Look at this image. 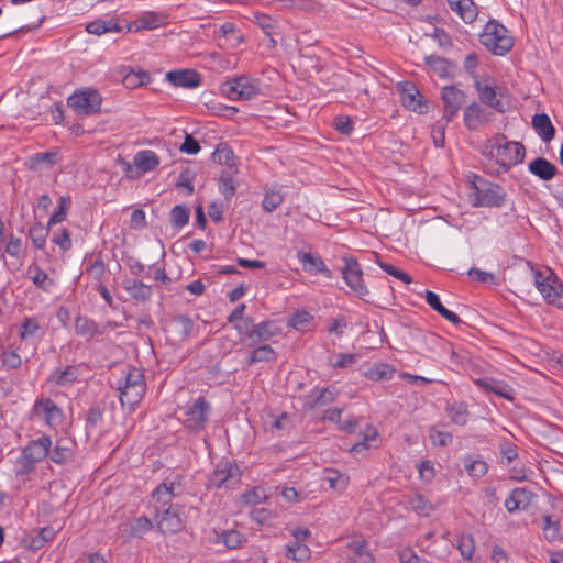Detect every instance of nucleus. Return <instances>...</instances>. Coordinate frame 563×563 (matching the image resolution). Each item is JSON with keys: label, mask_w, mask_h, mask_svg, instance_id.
Returning a JSON list of instances; mask_svg holds the SVG:
<instances>
[{"label": "nucleus", "mask_w": 563, "mask_h": 563, "mask_svg": "<svg viewBox=\"0 0 563 563\" xmlns=\"http://www.w3.org/2000/svg\"><path fill=\"white\" fill-rule=\"evenodd\" d=\"M536 285L548 303L556 305L563 309V289L555 288L549 280L544 278L541 272L534 274Z\"/></svg>", "instance_id": "19"}, {"label": "nucleus", "mask_w": 563, "mask_h": 563, "mask_svg": "<svg viewBox=\"0 0 563 563\" xmlns=\"http://www.w3.org/2000/svg\"><path fill=\"white\" fill-rule=\"evenodd\" d=\"M120 393L119 399L122 407L133 410L143 399L146 391V384H135L133 387H118Z\"/></svg>", "instance_id": "24"}, {"label": "nucleus", "mask_w": 563, "mask_h": 563, "mask_svg": "<svg viewBox=\"0 0 563 563\" xmlns=\"http://www.w3.org/2000/svg\"><path fill=\"white\" fill-rule=\"evenodd\" d=\"M534 494L525 487L514 488L505 500V507L509 514L526 510L530 506Z\"/></svg>", "instance_id": "18"}, {"label": "nucleus", "mask_w": 563, "mask_h": 563, "mask_svg": "<svg viewBox=\"0 0 563 563\" xmlns=\"http://www.w3.org/2000/svg\"><path fill=\"white\" fill-rule=\"evenodd\" d=\"M297 257L306 272L310 274L320 273L329 279L333 277L332 271L325 266L323 260L319 255L299 251L297 253Z\"/></svg>", "instance_id": "20"}, {"label": "nucleus", "mask_w": 563, "mask_h": 563, "mask_svg": "<svg viewBox=\"0 0 563 563\" xmlns=\"http://www.w3.org/2000/svg\"><path fill=\"white\" fill-rule=\"evenodd\" d=\"M446 415L451 421L457 426H465L468 420L467 405L463 401H454L445 408Z\"/></svg>", "instance_id": "38"}, {"label": "nucleus", "mask_w": 563, "mask_h": 563, "mask_svg": "<svg viewBox=\"0 0 563 563\" xmlns=\"http://www.w3.org/2000/svg\"><path fill=\"white\" fill-rule=\"evenodd\" d=\"M212 161L217 164L227 166L225 170H233L234 173H238L236 157L231 147L225 143L217 145L212 153Z\"/></svg>", "instance_id": "29"}, {"label": "nucleus", "mask_w": 563, "mask_h": 563, "mask_svg": "<svg viewBox=\"0 0 563 563\" xmlns=\"http://www.w3.org/2000/svg\"><path fill=\"white\" fill-rule=\"evenodd\" d=\"M194 330L195 322L186 314L174 316L166 320L164 324V331L167 340L175 343L185 342L191 335Z\"/></svg>", "instance_id": "7"}, {"label": "nucleus", "mask_w": 563, "mask_h": 563, "mask_svg": "<svg viewBox=\"0 0 563 563\" xmlns=\"http://www.w3.org/2000/svg\"><path fill=\"white\" fill-rule=\"evenodd\" d=\"M252 333L253 340L249 343L250 346L269 341L273 336L279 335L282 333V328L274 320H265L255 324Z\"/></svg>", "instance_id": "23"}, {"label": "nucleus", "mask_w": 563, "mask_h": 563, "mask_svg": "<svg viewBox=\"0 0 563 563\" xmlns=\"http://www.w3.org/2000/svg\"><path fill=\"white\" fill-rule=\"evenodd\" d=\"M449 122H446L445 120H439L434 123L433 128H432V139H433V143L437 147H443L444 146V132H445V128H446V124Z\"/></svg>", "instance_id": "63"}, {"label": "nucleus", "mask_w": 563, "mask_h": 563, "mask_svg": "<svg viewBox=\"0 0 563 563\" xmlns=\"http://www.w3.org/2000/svg\"><path fill=\"white\" fill-rule=\"evenodd\" d=\"M426 301L434 311H437L440 316H442L444 319H446L451 323H453L455 325H460L463 322L461 320V318L455 312L450 311L442 305L439 296L435 292H433L431 290H427L426 291Z\"/></svg>", "instance_id": "30"}, {"label": "nucleus", "mask_w": 563, "mask_h": 563, "mask_svg": "<svg viewBox=\"0 0 563 563\" xmlns=\"http://www.w3.org/2000/svg\"><path fill=\"white\" fill-rule=\"evenodd\" d=\"M528 170L540 180L549 181L558 173V167L544 157H537L528 164Z\"/></svg>", "instance_id": "25"}, {"label": "nucleus", "mask_w": 563, "mask_h": 563, "mask_svg": "<svg viewBox=\"0 0 563 563\" xmlns=\"http://www.w3.org/2000/svg\"><path fill=\"white\" fill-rule=\"evenodd\" d=\"M310 549L301 542L294 541L287 545L286 556L297 562H303L310 558Z\"/></svg>", "instance_id": "49"}, {"label": "nucleus", "mask_w": 563, "mask_h": 563, "mask_svg": "<svg viewBox=\"0 0 563 563\" xmlns=\"http://www.w3.org/2000/svg\"><path fill=\"white\" fill-rule=\"evenodd\" d=\"M52 242L58 245L63 251L71 247L70 233L67 229L56 231L52 238Z\"/></svg>", "instance_id": "64"}, {"label": "nucleus", "mask_w": 563, "mask_h": 563, "mask_svg": "<svg viewBox=\"0 0 563 563\" xmlns=\"http://www.w3.org/2000/svg\"><path fill=\"white\" fill-rule=\"evenodd\" d=\"M35 417L42 419L49 428H56L62 424L64 413L51 398L36 399L32 409Z\"/></svg>", "instance_id": "12"}, {"label": "nucleus", "mask_w": 563, "mask_h": 563, "mask_svg": "<svg viewBox=\"0 0 563 563\" xmlns=\"http://www.w3.org/2000/svg\"><path fill=\"white\" fill-rule=\"evenodd\" d=\"M216 542H223L228 549L235 550L242 548L244 543L247 541V538L244 533L240 532L235 529L221 530L217 532Z\"/></svg>", "instance_id": "31"}, {"label": "nucleus", "mask_w": 563, "mask_h": 563, "mask_svg": "<svg viewBox=\"0 0 563 563\" xmlns=\"http://www.w3.org/2000/svg\"><path fill=\"white\" fill-rule=\"evenodd\" d=\"M542 531L547 541L555 542L562 539L560 520L553 519L550 515L542 516Z\"/></svg>", "instance_id": "39"}, {"label": "nucleus", "mask_w": 563, "mask_h": 563, "mask_svg": "<svg viewBox=\"0 0 563 563\" xmlns=\"http://www.w3.org/2000/svg\"><path fill=\"white\" fill-rule=\"evenodd\" d=\"M49 227H44L41 222H36L29 229V238L32 240L36 249H44Z\"/></svg>", "instance_id": "48"}, {"label": "nucleus", "mask_w": 563, "mask_h": 563, "mask_svg": "<svg viewBox=\"0 0 563 563\" xmlns=\"http://www.w3.org/2000/svg\"><path fill=\"white\" fill-rule=\"evenodd\" d=\"M56 156L57 153L55 152L36 153L30 157L29 168L34 170L42 164L53 167L56 164Z\"/></svg>", "instance_id": "53"}, {"label": "nucleus", "mask_w": 563, "mask_h": 563, "mask_svg": "<svg viewBox=\"0 0 563 563\" xmlns=\"http://www.w3.org/2000/svg\"><path fill=\"white\" fill-rule=\"evenodd\" d=\"M441 99L444 106L442 120L446 122H451L456 117L459 110L466 103L465 92L457 89L454 85L444 86L441 89Z\"/></svg>", "instance_id": "10"}, {"label": "nucleus", "mask_w": 563, "mask_h": 563, "mask_svg": "<svg viewBox=\"0 0 563 563\" xmlns=\"http://www.w3.org/2000/svg\"><path fill=\"white\" fill-rule=\"evenodd\" d=\"M49 457L55 464H66L74 460V452L70 448L63 445V441H57L55 446L49 451Z\"/></svg>", "instance_id": "45"}, {"label": "nucleus", "mask_w": 563, "mask_h": 563, "mask_svg": "<svg viewBox=\"0 0 563 563\" xmlns=\"http://www.w3.org/2000/svg\"><path fill=\"white\" fill-rule=\"evenodd\" d=\"M276 360L277 353L271 345L263 344L252 350L245 363L247 366H251L261 362L273 363L276 362Z\"/></svg>", "instance_id": "33"}, {"label": "nucleus", "mask_w": 563, "mask_h": 563, "mask_svg": "<svg viewBox=\"0 0 563 563\" xmlns=\"http://www.w3.org/2000/svg\"><path fill=\"white\" fill-rule=\"evenodd\" d=\"M78 368L74 365H68L64 369H55L53 371L47 382L55 384L57 386H65L69 383H73L77 379Z\"/></svg>", "instance_id": "36"}, {"label": "nucleus", "mask_w": 563, "mask_h": 563, "mask_svg": "<svg viewBox=\"0 0 563 563\" xmlns=\"http://www.w3.org/2000/svg\"><path fill=\"white\" fill-rule=\"evenodd\" d=\"M342 277L352 291L360 298L368 295V289L363 280V272L356 260L344 257V266L341 269Z\"/></svg>", "instance_id": "11"}, {"label": "nucleus", "mask_w": 563, "mask_h": 563, "mask_svg": "<svg viewBox=\"0 0 563 563\" xmlns=\"http://www.w3.org/2000/svg\"><path fill=\"white\" fill-rule=\"evenodd\" d=\"M55 530L52 527H44L40 530L32 532L27 539V548L31 550H40L47 541L55 538Z\"/></svg>", "instance_id": "37"}, {"label": "nucleus", "mask_w": 563, "mask_h": 563, "mask_svg": "<svg viewBox=\"0 0 563 563\" xmlns=\"http://www.w3.org/2000/svg\"><path fill=\"white\" fill-rule=\"evenodd\" d=\"M169 15L165 12L146 11L128 24L129 32L154 30L168 24Z\"/></svg>", "instance_id": "14"}, {"label": "nucleus", "mask_w": 563, "mask_h": 563, "mask_svg": "<svg viewBox=\"0 0 563 563\" xmlns=\"http://www.w3.org/2000/svg\"><path fill=\"white\" fill-rule=\"evenodd\" d=\"M27 274L33 284L44 291H48L51 286L54 285L53 279L48 277L47 273L36 265L30 266Z\"/></svg>", "instance_id": "43"}, {"label": "nucleus", "mask_w": 563, "mask_h": 563, "mask_svg": "<svg viewBox=\"0 0 563 563\" xmlns=\"http://www.w3.org/2000/svg\"><path fill=\"white\" fill-rule=\"evenodd\" d=\"M378 265L386 274L394 276L395 278L404 282L405 284H410L412 282L411 277L406 272L399 269L393 264L378 262Z\"/></svg>", "instance_id": "62"}, {"label": "nucleus", "mask_w": 563, "mask_h": 563, "mask_svg": "<svg viewBox=\"0 0 563 563\" xmlns=\"http://www.w3.org/2000/svg\"><path fill=\"white\" fill-rule=\"evenodd\" d=\"M532 126L543 142H550L555 136V128L545 113H537L532 117Z\"/></svg>", "instance_id": "28"}, {"label": "nucleus", "mask_w": 563, "mask_h": 563, "mask_svg": "<svg viewBox=\"0 0 563 563\" xmlns=\"http://www.w3.org/2000/svg\"><path fill=\"white\" fill-rule=\"evenodd\" d=\"M233 324H234V329L236 330V332L240 335L241 341L249 340L250 342H252V340H253L252 331L254 330V325H255L253 319L246 318L245 320L235 322Z\"/></svg>", "instance_id": "59"}, {"label": "nucleus", "mask_w": 563, "mask_h": 563, "mask_svg": "<svg viewBox=\"0 0 563 563\" xmlns=\"http://www.w3.org/2000/svg\"><path fill=\"white\" fill-rule=\"evenodd\" d=\"M210 410V404L205 397H198L192 404H188L184 407L186 427L194 431L203 429L208 422Z\"/></svg>", "instance_id": "6"}, {"label": "nucleus", "mask_w": 563, "mask_h": 563, "mask_svg": "<svg viewBox=\"0 0 563 563\" xmlns=\"http://www.w3.org/2000/svg\"><path fill=\"white\" fill-rule=\"evenodd\" d=\"M35 467L36 463L26 453L22 451L20 456L16 459L15 475H29L35 471Z\"/></svg>", "instance_id": "58"}, {"label": "nucleus", "mask_w": 563, "mask_h": 563, "mask_svg": "<svg viewBox=\"0 0 563 563\" xmlns=\"http://www.w3.org/2000/svg\"><path fill=\"white\" fill-rule=\"evenodd\" d=\"M284 201V195L280 190H267L265 192L262 206L263 209L267 212H273L277 209Z\"/></svg>", "instance_id": "56"}, {"label": "nucleus", "mask_w": 563, "mask_h": 563, "mask_svg": "<svg viewBox=\"0 0 563 563\" xmlns=\"http://www.w3.org/2000/svg\"><path fill=\"white\" fill-rule=\"evenodd\" d=\"M181 494V486L175 482H164L158 485L151 495V503L155 508V512L167 508L172 500Z\"/></svg>", "instance_id": "13"}, {"label": "nucleus", "mask_w": 563, "mask_h": 563, "mask_svg": "<svg viewBox=\"0 0 563 563\" xmlns=\"http://www.w3.org/2000/svg\"><path fill=\"white\" fill-rule=\"evenodd\" d=\"M310 401L308 404L310 409H316L335 400V393L329 388L314 389L308 396Z\"/></svg>", "instance_id": "42"}, {"label": "nucleus", "mask_w": 563, "mask_h": 563, "mask_svg": "<svg viewBox=\"0 0 563 563\" xmlns=\"http://www.w3.org/2000/svg\"><path fill=\"white\" fill-rule=\"evenodd\" d=\"M135 384H145L144 375L136 367H128L126 372H123L122 378L119 379L118 387H133Z\"/></svg>", "instance_id": "51"}, {"label": "nucleus", "mask_w": 563, "mask_h": 563, "mask_svg": "<svg viewBox=\"0 0 563 563\" xmlns=\"http://www.w3.org/2000/svg\"><path fill=\"white\" fill-rule=\"evenodd\" d=\"M402 104L415 112H428V106L423 102V96L412 84L405 82L400 88Z\"/></svg>", "instance_id": "16"}, {"label": "nucleus", "mask_w": 563, "mask_h": 563, "mask_svg": "<svg viewBox=\"0 0 563 563\" xmlns=\"http://www.w3.org/2000/svg\"><path fill=\"white\" fill-rule=\"evenodd\" d=\"M499 452H500L503 459L506 460L507 465L512 463L518 457V446L515 443H512L506 439L500 441Z\"/></svg>", "instance_id": "60"}, {"label": "nucleus", "mask_w": 563, "mask_h": 563, "mask_svg": "<svg viewBox=\"0 0 563 563\" xmlns=\"http://www.w3.org/2000/svg\"><path fill=\"white\" fill-rule=\"evenodd\" d=\"M75 331L78 335L88 339H91L103 333L98 323L86 316H79L76 318Z\"/></svg>", "instance_id": "34"}, {"label": "nucleus", "mask_w": 563, "mask_h": 563, "mask_svg": "<svg viewBox=\"0 0 563 563\" xmlns=\"http://www.w3.org/2000/svg\"><path fill=\"white\" fill-rule=\"evenodd\" d=\"M452 11L456 12L465 23H472L477 16V7L473 0H465L454 5Z\"/></svg>", "instance_id": "46"}, {"label": "nucleus", "mask_w": 563, "mask_h": 563, "mask_svg": "<svg viewBox=\"0 0 563 563\" xmlns=\"http://www.w3.org/2000/svg\"><path fill=\"white\" fill-rule=\"evenodd\" d=\"M69 205H70V197L62 196L59 198L58 207L48 220V227L60 223L66 219Z\"/></svg>", "instance_id": "57"}, {"label": "nucleus", "mask_w": 563, "mask_h": 563, "mask_svg": "<svg viewBox=\"0 0 563 563\" xmlns=\"http://www.w3.org/2000/svg\"><path fill=\"white\" fill-rule=\"evenodd\" d=\"M260 80L247 76L233 78L223 85L225 93H235L239 100H251L261 93Z\"/></svg>", "instance_id": "9"}, {"label": "nucleus", "mask_w": 563, "mask_h": 563, "mask_svg": "<svg viewBox=\"0 0 563 563\" xmlns=\"http://www.w3.org/2000/svg\"><path fill=\"white\" fill-rule=\"evenodd\" d=\"M167 80L175 87L192 89L201 85V75L194 69L172 70L166 74Z\"/></svg>", "instance_id": "17"}, {"label": "nucleus", "mask_w": 563, "mask_h": 563, "mask_svg": "<svg viewBox=\"0 0 563 563\" xmlns=\"http://www.w3.org/2000/svg\"><path fill=\"white\" fill-rule=\"evenodd\" d=\"M410 505L412 509H415L416 511L423 516H429L433 509L431 503L421 494H416L410 499Z\"/></svg>", "instance_id": "61"}, {"label": "nucleus", "mask_w": 563, "mask_h": 563, "mask_svg": "<svg viewBox=\"0 0 563 563\" xmlns=\"http://www.w3.org/2000/svg\"><path fill=\"white\" fill-rule=\"evenodd\" d=\"M493 142L489 155L492 158H496L494 162L498 166L495 169L496 174L506 173L511 167L523 162L526 148L522 143L507 141L504 134H497Z\"/></svg>", "instance_id": "1"}, {"label": "nucleus", "mask_w": 563, "mask_h": 563, "mask_svg": "<svg viewBox=\"0 0 563 563\" xmlns=\"http://www.w3.org/2000/svg\"><path fill=\"white\" fill-rule=\"evenodd\" d=\"M464 124L467 130L475 131L493 121V113L482 104L473 102L464 109Z\"/></svg>", "instance_id": "15"}, {"label": "nucleus", "mask_w": 563, "mask_h": 563, "mask_svg": "<svg viewBox=\"0 0 563 563\" xmlns=\"http://www.w3.org/2000/svg\"><path fill=\"white\" fill-rule=\"evenodd\" d=\"M323 482L328 483L332 489L341 492L347 487L349 477L336 470L329 468L324 472Z\"/></svg>", "instance_id": "44"}, {"label": "nucleus", "mask_w": 563, "mask_h": 563, "mask_svg": "<svg viewBox=\"0 0 563 563\" xmlns=\"http://www.w3.org/2000/svg\"><path fill=\"white\" fill-rule=\"evenodd\" d=\"M464 466L471 477L481 478L486 475L488 465L483 460H473L471 456L464 459Z\"/></svg>", "instance_id": "50"}, {"label": "nucleus", "mask_w": 563, "mask_h": 563, "mask_svg": "<svg viewBox=\"0 0 563 563\" xmlns=\"http://www.w3.org/2000/svg\"><path fill=\"white\" fill-rule=\"evenodd\" d=\"M151 80V75L142 69H131L126 75H124L122 79V84L128 89H135L143 85L148 84Z\"/></svg>", "instance_id": "40"}, {"label": "nucleus", "mask_w": 563, "mask_h": 563, "mask_svg": "<svg viewBox=\"0 0 563 563\" xmlns=\"http://www.w3.org/2000/svg\"><path fill=\"white\" fill-rule=\"evenodd\" d=\"M122 285L130 297L137 302H146L153 295L151 286L136 279H125Z\"/></svg>", "instance_id": "26"}, {"label": "nucleus", "mask_w": 563, "mask_h": 563, "mask_svg": "<svg viewBox=\"0 0 563 563\" xmlns=\"http://www.w3.org/2000/svg\"><path fill=\"white\" fill-rule=\"evenodd\" d=\"M241 481V470L235 463L230 461H221L217 464L214 471L208 479L209 488H232Z\"/></svg>", "instance_id": "5"}, {"label": "nucleus", "mask_w": 563, "mask_h": 563, "mask_svg": "<svg viewBox=\"0 0 563 563\" xmlns=\"http://www.w3.org/2000/svg\"><path fill=\"white\" fill-rule=\"evenodd\" d=\"M472 184L475 207H501L507 197L506 190L498 184L490 183L476 174L468 176Z\"/></svg>", "instance_id": "2"}, {"label": "nucleus", "mask_w": 563, "mask_h": 563, "mask_svg": "<svg viewBox=\"0 0 563 563\" xmlns=\"http://www.w3.org/2000/svg\"><path fill=\"white\" fill-rule=\"evenodd\" d=\"M51 446V437L47 434H42L36 440H31L22 451L26 453L35 463H37L48 456Z\"/></svg>", "instance_id": "22"}, {"label": "nucleus", "mask_w": 563, "mask_h": 563, "mask_svg": "<svg viewBox=\"0 0 563 563\" xmlns=\"http://www.w3.org/2000/svg\"><path fill=\"white\" fill-rule=\"evenodd\" d=\"M233 170H223L219 178V190L225 200H230L235 194V184L233 180Z\"/></svg>", "instance_id": "47"}, {"label": "nucleus", "mask_w": 563, "mask_h": 563, "mask_svg": "<svg viewBox=\"0 0 563 563\" xmlns=\"http://www.w3.org/2000/svg\"><path fill=\"white\" fill-rule=\"evenodd\" d=\"M395 373L394 367L385 363H377L371 366L364 375L374 382L389 380Z\"/></svg>", "instance_id": "41"}, {"label": "nucleus", "mask_w": 563, "mask_h": 563, "mask_svg": "<svg viewBox=\"0 0 563 563\" xmlns=\"http://www.w3.org/2000/svg\"><path fill=\"white\" fill-rule=\"evenodd\" d=\"M481 43L493 54L504 56L512 48L514 38L503 24L490 20L481 34Z\"/></svg>", "instance_id": "3"}, {"label": "nucleus", "mask_w": 563, "mask_h": 563, "mask_svg": "<svg viewBox=\"0 0 563 563\" xmlns=\"http://www.w3.org/2000/svg\"><path fill=\"white\" fill-rule=\"evenodd\" d=\"M426 64L441 78L452 76L455 65L444 57L437 55H429L424 57Z\"/></svg>", "instance_id": "32"}, {"label": "nucleus", "mask_w": 563, "mask_h": 563, "mask_svg": "<svg viewBox=\"0 0 563 563\" xmlns=\"http://www.w3.org/2000/svg\"><path fill=\"white\" fill-rule=\"evenodd\" d=\"M181 508L179 504H175L156 512L157 530L161 533L175 534L185 528V522L180 517Z\"/></svg>", "instance_id": "8"}, {"label": "nucleus", "mask_w": 563, "mask_h": 563, "mask_svg": "<svg viewBox=\"0 0 563 563\" xmlns=\"http://www.w3.org/2000/svg\"><path fill=\"white\" fill-rule=\"evenodd\" d=\"M159 162L158 155L151 150L139 151L133 158L134 166L142 174L156 169Z\"/></svg>", "instance_id": "27"}, {"label": "nucleus", "mask_w": 563, "mask_h": 563, "mask_svg": "<svg viewBox=\"0 0 563 563\" xmlns=\"http://www.w3.org/2000/svg\"><path fill=\"white\" fill-rule=\"evenodd\" d=\"M101 103L102 97L93 88L78 89L68 98V106L78 115L89 117L99 113Z\"/></svg>", "instance_id": "4"}, {"label": "nucleus", "mask_w": 563, "mask_h": 563, "mask_svg": "<svg viewBox=\"0 0 563 563\" xmlns=\"http://www.w3.org/2000/svg\"><path fill=\"white\" fill-rule=\"evenodd\" d=\"M190 210L184 205L175 206L170 211V222L176 228H183L189 221Z\"/></svg>", "instance_id": "54"}, {"label": "nucleus", "mask_w": 563, "mask_h": 563, "mask_svg": "<svg viewBox=\"0 0 563 563\" xmlns=\"http://www.w3.org/2000/svg\"><path fill=\"white\" fill-rule=\"evenodd\" d=\"M474 86L477 91L478 99L483 104L499 113H504L506 111L505 103L497 98V92L493 86L485 85L478 79H475Z\"/></svg>", "instance_id": "21"}, {"label": "nucleus", "mask_w": 563, "mask_h": 563, "mask_svg": "<svg viewBox=\"0 0 563 563\" xmlns=\"http://www.w3.org/2000/svg\"><path fill=\"white\" fill-rule=\"evenodd\" d=\"M456 548L464 559L472 560L475 553L474 537L471 533L461 534L457 539Z\"/></svg>", "instance_id": "52"}, {"label": "nucleus", "mask_w": 563, "mask_h": 563, "mask_svg": "<svg viewBox=\"0 0 563 563\" xmlns=\"http://www.w3.org/2000/svg\"><path fill=\"white\" fill-rule=\"evenodd\" d=\"M153 523L146 516H141L134 519L130 525V534L135 538H141L143 534L152 530Z\"/></svg>", "instance_id": "55"}, {"label": "nucleus", "mask_w": 563, "mask_h": 563, "mask_svg": "<svg viewBox=\"0 0 563 563\" xmlns=\"http://www.w3.org/2000/svg\"><path fill=\"white\" fill-rule=\"evenodd\" d=\"M349 547L352 554L347 558V563H373L374 556L365 541H353Z\"/></svg>", "instance_id": "35"}]
</instances>
